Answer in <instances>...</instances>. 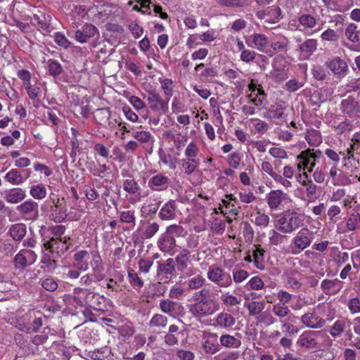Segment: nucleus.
<instances>
[{"instance_id":"nucleus-1","label":"nucleus","mask_w":360,"mask_h":360,"mask_svg":"<svg viewBox=\"0 0 360 360\" xmlns=\"http://www.w3.org/2000/svg\"><path fill=\"white\" fill-rule=\"evenodd\" d=\"M217 297L218 294H214L210 288H203L195 291L192 296L194 303L189 306V312L199 319L214 314L220 308Z\"/></svg>"},{"instance_id":"nucleus-2","label":"nucleus","mask_w":360,"mask_h":360,"mask_svg":"<svg viewBox=\"0 0 360 360\" xmlns=\"http://www.w3.org/2000/svg\"><path fill=\"white\" fill-rule=\"evenodd\" d=\"M217 297L218 294H214L210 288H203L195 291L192 296L194 303L189 306V312L199 319L214 314L220 308Z\"/></svg>"},{"instance_id":"nucleus-3","label":"nucleus","mask_w":360,"mask_h":360,"mask_svg":"<svg viewBox=\"0 0 360 360\" xmlns=\"http://www.w3.org/2000/svg\"><path fill=\"white\" fill-rule=\"evenodd\" d=\"M304 217L293 210L283 211L276 220L277 229L283 233H291L304 224Z\"/></svg>"},{"instance_id":"nucleus-4","label":"nucleus","mask_w":360,"mask_h":360,"mask_svg":"<svg viewBox=\"0 0 360 360\" xmlns=\"http://www.w3.org/2000/svg\"><path fill=\"white\" fill-rule=\"evenodd\" d=\"M75 292L85 295L86 306H89L94 310L104 311L106 306V298L103 295H101L89 289L79 287L75 288Z\"/></svg>"},{"instance_id":"nucleus-5","label":"nucleus","mask_w":360,"mask_h":360,"mask_svg":"<svg viewBox=\"0 0 360 360\" xmlns=\"http://www.w3.org/2000/svg\"><path fill=\"white\" fill-rule=\"evenodd\" d=\"M207 278L221 288H228L232 284L230 274L225 272L221 268L212 266L207 273Z\"/></svg>"},{"instance_id":"nucleus-6","label":"nucleus","mask_w":360,"mask_h":360,"mask_svg":"<svg viewBox=\"0 0 360 360\" xmlns=\"http://www.w3.org/2000/svg\"><path fill=\"white\" fill-rule=\"evenodd\" d=\"M37 255L34 251L29 249H22L14 257L13 264L16 270H24L37 260Z\"/></svg>"},{"instance_id":"nucleus-7","label":"nucleus","mask_w":360,"mask_h":360,"mask_svg":"<svg viewBox=\"0 0 360 360\" xmlns=\"http://www.w3.org/2000/svg\"><path fill=\"white\" fill-rule=\"evenodd\" d=\"M325 65L339 79L345 77L349 72L347 62L340 56L329 59Z\"/></svg>"},{"instance_id":"nucleus-8","label":"nucleus","mask_w":360,"mask_h":360,"mask_svg":"<svg viewBox=\"0 0 360 360\" xmlns=\"http://www.w3.org/2000/svg\"><path fill=\"white\" fill-rule=\"evenodd\" d=\"M17 212L27 220H34L39 214V205L32 199H28L16 207Z\"/></svg>"},{"instance_id":"nucleus-9","label":"nucleus","mask_w":360,"mask_h":360,"mask_svg":"<svg viewBox=\"0 0 360 360\" xmlns=\"http://www.w3.org/2000/svg\"><path fill=\"white\" fill-rule=\"evenodd\" d=\"M51 17L47 13L39 12L31 17V24L38 27L43 34H48L51 32L53 27L51 25Z\"/></svg>"},{"instance_id":"nucleus-10","label":"nucleus","mask_w":360,"mask_h":360,"mask_svg":"<svg viewBox=\"0 0 360 360\" xmlns=\"http://www.w3.org/2000/svg\"><path fill=\"white\" fill-rule=\"evenodd\" d=\"M147 101L150 108L155 112L165 114L169 110L168 101L163 100L155 90L148 91Z\"/></svg>"},{"instance_id":"nucleus-11","label":"nucleus","mask_w":360,"mask_h":360,"mask_svg":"<svg viewBox=\"0 0 360 360\" xmlns=\"http://www.w3.org/2000/svg\"><path fill=\"white\" fill-rule=\"evenodd\" d=\"M340 107L341 112L349 117L356 118L359 117L360 105L353 96H349L342 100Z\"/></svg>"},{"instance_id":"nucleus-12","label":"nucleus","mask_w":360,"mask_h":360,"mask_svg":"<svg viewBox=\"0 0 360 360\" xmlns=\"http://www.w3.org/2000/svg\"><path fill=\"white\" fill-rule=\"evenodd\" d=\"M321 331L308 330L303 332L299 337L297 344L301 347L314 349L318 347V338Z\"/></svg>"},{"instance_id":"nucleus-13","label":"nucleus","mask_w":360,"mask_h":360,"mask_svg":"<svg viewBox=\"0 0 360 360\" xmlns=\"http://www.w3.org/2000/svg\"><path fill=\"white\" fill-rule=\"evenodd\" d=\"M288 200V195L281 190L271 191L266 196V201L271 210L280 208L283 202Z\"/></svg>"},{"instance_id":"nucleus-14","label":"nucleus","mask_w":360,"mask_h":360,"mask_svg":"<svg viewBox=\"0 0 360 360\" xmlns=\"http://www.w3.org/2000/svg\"><path fill=\"white\" fill-rule=\"evenodd\" d=\"M255 15L259 20H265L266 22H276L281 19V10L277 6H273L265 9L256 11Z\"/></svg>"},{"instance_id":"nucleus-15","label":"nucleus","mask_w":360,"mask_h":360,"mask_svg":"<svg viewBox=\"0 0 360 360\" xmlns=\"http://www.w3.org/2000/svg\"><path fill=\"white\" fill-rule=\"evenodd\" d=\"M4 199L11 204H18L25 199L27 195L24 189L20 187H15L6 189L2 193Z\"/></svg>"},{"instance_id":"nucleus-16","label":"nucleus","mask_w":360,"mask_h":360,"mask_svg":"<svg viewBox=\"0 0 360 360\" xmlns=\"http://www.w3.org/2000/svg\"><path fill=\"white\" fill-rule=\"evenodd\" d=\"M311 233L307 229H301L292 239V243L300 251L304 250L311 243V238L309 236Z\"/></svg>"},{"instance_id":"nucleus-17","label":"nucleus","mask_w":360,"mask_h":360,"mask_svg":"<svg viewBox=\"0 0 360 360\" xmlns=\"http://www.w3.org/2000/svg\"><path fill=\"white\" fill-rule=\"evenodd\" d=\"M218 336L216 333H210L204 337L202 349L207 354H214L221 349L220 345L217 342Z\"/></svg>"},{"instance_id":"nucleus-18","label":"nucleus","mask_w":360,"mask_h":360,"mask_svg":"<svg viewBox=\"0 0 360 360\" xmlns=\"http://www.w3.org/2000/svg\"><path fill=\"white\" fill-rule=\"evenodd\" d=\"M160 308L164 313L172 316L179 315L184 309L180 302H174L168 299L160 300Z\"/></svg>"},{"instance_id":"nucleus-19","label":"nucleus","mask_w":360,"mask_h":360,"mask_svg":"<svg viewBox=\"0 0 360 360\" xmlns=\"http://www.w3.org/2000/svg\"><path fill=\"white\" fill-rule=\"evenodd\" d=\"M97 31L98 30L94 25L86 23L83 25L81 30L75 31V38L80 43H86L96 34Z\"/></svg>"},{"instance_id":"nucleus-20","label":"nucleus","mask_w":360,"mask_h":360,"mask_svg":"<svg viewBox=\"0 0 360 360\" xmlns=\"http://www.w3.org/2000/svg\"><path fill=\"white\" fill-rule=\"evenodd\" d=\"M170 183L167 176L161 173L153 176L148 181V187L153 191H162L166 189Z\"/></svg>"},{"instance_id":"nucleus-21","label":"nucleus","mask_w":360,"mask_h":360,"mask_svg":"<svg viewBox=\"0 0 360 360\" xmlns=\"http://www.w3.org/2000/svg\"><path fill=\"white\" fill-rule=\"evenodd\" d=\"M316 48L317 41L314 39H308L300 44L297 50L300 51V58L307 60L310 58Z\"/></svg>"},{"instance_id":"nucleus-22","label":"nucleus","mask_w":360,"mask_h":360,"mask_svg":"<svg viewBox=\"0 0 360 360\" xmlns=\"http://www.w3.org/2000/svg\"><path fill=\"white\" fill-rule=\"evenodd\" d=\"M301 322L311 328H321L326 324V320L314 313L304 314L301 317Z\"/></svg>"},{"instance_id":"nucleus-23","label":"nucleus","mask_w":360,"mask_h":360,"mask_svg":"<svg viewBox=\"0 0 360 360\" xmlns=\"http://www.w3.org/2000/svg\"><path fill=\"white\" fill-rule=\"evenodd\" d=\"M176 209L175 200H170L160 208L158 216L162 220L173 219L176 217Z\"/></svg>"},{"instance_id":"nucleus-24","label":"nucleus","mask_w":360,"mask_h":360,"mask_svg":"<svg viewBox=\"0 0 360 360\" xmlns=\"http://www.w3.org/2000/svg\"><path fill=\"white\" fill-rule=\"evenodd\" d=\"M158 246L162 252L168 253L175 248L176 240L165 232L158 239Z\"/></svg>"},{"instance_id":"nucleus-25","label":"nucleus","mask_w":360,"mask_h":360,"mask_svg":"<svg viewBox=\"0 0 360 360\" xmlns=\"http://www.w3.org/2000/svg\"><path fill=\"white\" fill-rule=\"evenodd\" d=\"M68 216L66 207H50L49 219L56 224L65 221Z\"/></svg>"},{"instance_id":"nucleus-26","label":"nucleus","mask_w":360,"mask_h":360,"mask_svg":"<svg viewBox=\"0 0 360 360\" xmlns=\"http://www.w3.org/2000/svg\"><path fill=\"white\" fill-rule=\"evenodd\" d=\"M123 189L128 193L134 195L138 197V199L141 198V188L137 181L134 179L132 176H129L128 179H126L123 181Z\"/></svg>"},{"instance_id":"nucleus-27","label":"nucleus","mask_w":360,"mask_h":360,"mask_svg":"<svg viewBox=\"0 0 360 360\" xmlns=\"http://www.w3.org/2000/svg\"><path fill=\"white\" fill-rule=\"evenodd\" d=\"M191 252L184 248L176 255L174 260V264L177 265L179 271H184L187 269L188 263L191 261Z\"/></svg>"},{"instance_id":"nucleus-28","label":"nucleus","mask_w":360,"mask_h":360,"mask_svg":"<svg viewBox=\"0 0 360 360\" xmlns=\"http://www.w3.org/2000/svg\"><path fill=\"white\" fill-rule=\"evenodd\" d=\"M8 233L14 240L21 241L27 233L26 225L21 223L13 224L8 230Z\"/></svg>"},{"instance_id":"nucleus-29","label":"nucleus","mask_w":360,"mask_h":360,"mask_svg":"<svg viewBox=\"0 0 360 360\" xmlns=\"http://www.w3.org/2000/svg\"><path fill=\"white\" fill-rule=\"evenodd\" d=\"M89 258V254L86 250H81L76 252L74 255L75 266L82 271H86L89 264L87 259Z\"/></svg>"},{"instance_id":"nucleus-30","label":"nucleus","mask_w":360,"mask_h":360,"mask_svg":"<svg viewBox=\"0 0 360 360\" xmlns=\"http://www.w3.org/2000/svg\"><path fill=\"white\" fill-rule=\"evenodd\" d=\"M40 268L44 272L53 273L57 267V262L55 259L51 258L50 254L45 253L42 255Z\"/></svg>"},{"instance_id":"nucleus-31","label":"nucleus","mask_w":360,"mask_h":360,"mask_svg":"<svg viewBox=\"0 0 360 360\" xmlns=\"http://www.w3.org/2000/svg\"><path fill=\"white\" fill-rule=\"evenodd\" d=\"M127 276L129 282L134 289L140 290L144 285V281L133 269H128Z\"/></svg>"},{"instance_id":"nucleus-32","label":"nucleus","mask_w":360,"mask_h":360,"mask_svg":"<svg viewBox=\"0 0 360 360\" xmlns=\"http://www.w3.org/2000/svg\"><path fill=\"white\" fill-rule=\"evenodd\" d=\"M217 323L221 328H230L236 323L235 318L226 312H221L218 314L217 319Z\"/></svg>"},{"instance_id":"nucleus-33","label":"nucleus","mask_w":360,"mask_h":360,"mask_svg":"<svg viewBox=\"0 0 360 360\" xmlns=\"http://www.w3.org/2000/svg\"><path fill=\"white\" fill-rule=\"evenodd\" d=\"M219 341L220 347L223 346L226 348H238L241 345L240 340L228 334L222 335L219 338Z\"/></svg>"},{"instance_id":"nucleus-34","label":"nucleus","mask_w":360,"mask_h":360,"mask_svg":"<svg viewBox=\"0 0 360 360\" xmlns=\"http://www.w3.org/2000/svg\"><path fill=\"white\" fill-rule=\"evenodd\" d=\"M64 300L66 302L75 306H86L85 295H82V293H76L75 292V289L73 290L72 295H64Z\"/></svg>"},{"instance_id":"nucleus-35","label":"nucleus","mask_w":360,"mask_h":360,"mask_svg":"<svg viewBox=\"0 0 360 360\" xmlns=\"http://www.w3.org/2000/svg\"><path fill=\"white\" fill-rule=\"evenodd\" d=\"M110 116V111L107 108H98L94 112V117L96 122L100 125H103L107 123Z\"/></svg>"},{"instance_id":"nucleus-36","label":"nucleus","mask_w":360,"mask_h":360,"mask_svg":"<svg viewBox=\"0 0 360 360\" xmlns=\"http://www.w3.org/2000/svg\"><path fill=\"white\" fill-rule=\"evenodd\" d=\"M305 139L310 146H316L322 142L321 132L314 129H310L307 131Z\"/></svg>"},{"instance_id":"nucleus-37","label":"nucleus","mask_w":360,"mask_h":360,"mask_svg":"<svg viewBox=\"0 0 360 360\" xmlns=\"http://www.w3.org/2000/svg\"><path fill=\"white\" fill-rule=\"evenodd\" d=\"M20 169H12L4 176V179L12 185L18 186L22 184Z\"/></svg>"},{"instance_id":"nucleus-38","label":"nucleus","mask_w":360,"mask_h":360,"mask_svg":"<svg viewBox=\"0 0 360 360\" xmlns=\"http://www.w3.org/2000/svg\"><path fill=\"white\" fill-rule=\"evenodd\" d=\"M175 272L174 260L172 258H168L164 263H158V273H162L165 275H173Z\"/></svg>"},{"instance_id":"nucleus-39","label":"nucleus","mask_w":360,"mask_h":360,"mask_svg":"<svg viewBox=\"0 0 360 360\" xmlns=\"http://www.w3.org/2000/svg\"><path fill=\"white\" fill-rule=\"evenodd\" d=\"M186 283L188 290H196L203 288L202 287L205 285L206 280L199 274L189 278Z\"/></svg>"},{"instance_id":"nucleus-40","label":"nucleus","mask_w":360,"mask_h":360,"mask_svg":"<svg viewBox=\"0 0 360 360\" xmlns=\"http://www.w3.org/2000/svg\"><path fill=\"white\" fill-rule=\"evenodd\" d=\"M46 188L42 184L32 186L30 187V194L36 200H41L46 196Z\"/></svg>"},{"instance_id":"nucleus-41","label":"nucleus","mask_w":360,"mask_h":360,"mask_svg":"<svg viewBox=\"0 0 360 360\" xmlns=\"http://www.w3.org/2000/svg\"><path fill=\"white\" fill-rule=\"evenodd\" d=\"M359 31L357 30V25L354 23H350L345 29V36L348 40L353 43L359 42L360 40Z\"/></svg>"},{"instance_id":"nucleus-42","label":"nucleus","mask_w":360,"mask_h":360,"mask_svg":"<svg viewBox=\"0 0 360 360\" xmlns=\"http://www.w3.org/2000/svg\"><path fill=\"white\" fill-rule=\"evenodd\" d=\"M245 307L249 311V315L255 316L260 314L264 309L265 304L262 302L252 301L250 302H245Z\"/></svg>"},{"instance_id":"nucleus-43","label":"nucleus","mask_w":360,"mask_h":360,"mask_svg":"<svg viewBox=\"0 0 360 360\" xmlns=\"http://www.w3.org/2000/svg\"><path fill=\"white\" fill-rule=\"evenodd\" d=\"M264 255L265 250L261 248L260 245L257 246L253 251L252 257L254 258L255 265L259 269H263L264 268Z\"/></svg>"},{"instance_id":"nucleus-44","label":"nucleus","mask_w":360,"mask_h":360,"mask_svg":"<svg viewBox=\"0 0 360 360\" xmlns=\"http://www.w3.org/2000/svg\"><path fill=\"white\" fill-rule=\"evenodd\" d=\"M168 319L165 316L160 314H155L153 316L149 321L148 326L150 328H165L167 324Z\"/></svg>"},{"instance_id":"nucleus-45","label":"nucleus","mask_w":360,"mask_h":360,"mask_svg":"<svg viewBox=\"0 0 360 360\" xmlns=\"http://www.w3.org/2000/svg\"><path fill=\"white\" fill-rule=\"evenodd\" d=\"M346 226L349 231L360 229V214L352 212L347 220Z\"/></svg>"},{"instance_id":"nucleus-46","label":"nucleus","mask_w":360,"mask_h":360,"mask_svg":"<svg viewBox=\"0 0 360 360\" xmlns=\"http://www.w3.org/2000/svg\"><path fill=\"white\" fill-rule=\"evenodd\" d=\"M47 65L49 73L52 77H57L60 75L63 71L60 63L56 60L49 59L47 61Z\"/></svg>"},{"instance_id":"nucleus-47","label":"nucleus","mask_w":360,"mask_h":360,"mask_svg":"<svg viewBox=\"0 0 360 360\" xmlns=\"http://www.w3.org/2000/svg\"><path fill=\"white\" fill-rule=\"evenodd\" d=\"M309 153L310 149L302 151L301 153L297 156V159L302 160V163L304 167H307L309 165H310L308 172H312V168L314 167L316 162L314 158L309 159Z\"/></svg>"},{"instance_id":"nucleus-48","label":"nucleus","mask_w":360,"mask_h":360,"mask_svg":"<svg viewBox=\"0 0 360 360\" xmlns=\"http://www.w3.org/2000/svg\"><path fill=\"white\" fill-rule=\"evenodd\" d=\"M110 354V349L108 347H103L89 352V356L94 360H102L108 357Z\"/></svg>"},{"instance_id":"nucleus-49","label":"nucleus","mask_w":360,"mask_h":360,"mask_svg":"<svg viewBox=\"0 0 360 360\" xmlns=\"http://www.w3.org/2000/svg\"><path fill=\"white\" fill-rule=\"evenodd\" d=\"M182 167L184 169V173L187 175L191 174L199 165V161L196 159H183Z\"/></svg>"},{"instance_id":"nucleus-50","label":"nucleus","mask_w":360,"mask_h":360,"mask_svg":"<svg viewBox=\"0 0 360 360\" xmlns=\"http://www.w3.org/2000/svg\"><path fill=\"white\" fill-rule=\"evenodd\" d=\"M50 331L49 328H46L44 330L39 333L32 337L30 342L34 345L38 347L45 343L49 338V332Z\"/></svg>"},{"instance_id":"nucleus-51","label":"nucleus","mask_w":360,"mask_h":360,"mask_svg":"<svg viewBox=\"0 0 360 360\" xmlns=\"http://www.w3.org/2000/svg\"><path fill=\"white\" fill-rule=\"evenodd\" d=\"M159 156L160 160L165 164L168 165L171 169H175L176 167V158L170 154H166L162 148L159 150Z\"/></svg>"},{"instance_id":"nucleus-52","label":"nucleus","mask_w":360,"mask_h":360,"mask_svg":"<svg viewBox=\"0 0 360 360\" xmlns=\"http://www.w3.org/2000/svg\"><path fill=\"white\" fill-rule=\"evenodd\" d=\"M120 221L122 223L131 224L134 226L136 222L135 212L134 210L122 211L119 213Z\"/></svg>"},{"instance_id":"nucleus-53","label":"nucleus","mask_w":360,"mask_h":360,"mask_svg":"<svg viewBox=\"0 0 360 360\" xmlns=\"http://www.w3.org/2000/svg\"><path fill=\"white\" fill-rule=\"evenodd\" d=\"M40 283L41 287L46 291L49 292L55 291L58 286L56 280L51 276H48L44 278H41Z\"/></svg>"},{"instance_id":"nucleus-54","label":"nucleus","mask_w":360,"mask_h":360,"mask_svg":"<svg viewBox=\"0 0 360 360\" xmlns=\"http://www.w3.org/2000/svg\"><path fill=\"white\" fill-rule=\"evenodd\" d=\"M252 42L256 49L259 51H263L264 47L267 44L268 39L264 34H254L252 35Z\"/></svg>"},{"instance_id":"nucleus-55","label":"nucleus","mask_w":360,"mask_h":360,"mask_svg":"<svg viewBox=\"0 0 360 360\" xmlns=\"http://www.w3.org/2000/svg\"><path fill=\"white\" fill-rule=\"evenodd\" d=\"M159 82L161 84V88L163 90L165 94L168 96V101L169 98L173 95V81L171 79H163L162 77L159 78Z\"/></svg>"},{"instance_id":"nucleus-56","label":"nucleus","mask_w":360,"mask_h":360,"mask_svg":"<svg viewBox=\"0 0 360 360\" xmlns=\"http://www.w3.org/2000/svg\"><path fill=\"white\" fill-rule=\"evenodd\" d=\"M273 313L280 319L287 316L290 311L286 304L277 303L273 306Z\"/></svg>"},{"instance_id":"nucleus-57","label":"nucleus","mask_w":360,"mask_h":360,"mask_svg":"<svg viewBox=\"0 0 360 360\" xmlns=\"http://www.w3.org/2000/svg\"><path fill=\"white\" fill-rule=\"evenodd\" d=\"M353 128V123L348 119H345L344 121L341 122L336 127H335V131L338 134H342L345 132L352 131Z\"/></svg>"},{"instance_id":"nucleus-58","label":"nucleus","mask_w":360,"mask_h":360,"mask_svg":"<svg viewBox=\"0 0 360 360\" xmlns=\"http://www.w3.org/2000/svg\"><path fill=\"white\" fill-rule=\"evenodd\" d=\"M299 22L305 28H313L316 23V19L310 14H302L299 18Z\"/></svg>"},{"instance_id":"nucleus-59","label":"nucleus","mask_w":360,"mask_h":360,"mask_svg":"<svg viewBox=\"0 0 360 360\" xmlns=\"http://www.w3.org/2000/svg\"><path fill=\"white\" fill-rule=\"evenodd\" d=\"M165 233L174 238L181 237L184 236V229L181 225L172 224L167 227Z\"/></svg>"},{"instance_id":"nucleus-60","label":"nucleus","mask_w":360,"mask_h":360,"mask_svg":"<svg viewBox=\"0 0 360 360\" xmlns=\"http://www.w3.org/2000/svg\"><path fill=\"white\" fill-rule=\"evenodd\" d=\"M263 281L258 276L252 277L246 284L245 288L248 290H261L264 288Z\"/></svg>"},{"instance_id":"nucleus-61","label":"nucleus","mask_w":360,"mask_h":360,"mask_svg":"<svg viewBox=\"0 0 360 360\" xmlns=\"http://www.w3.org/2000/svg\"><path fill=\"white\" fill-rule=\"evenodd\" d=\"M345 321L342 320H338L332 326L330 333L333 338L338 337L345 330Z\"/></svg>"},{"instance_id":"nucleus-62","label":"nucleus","mask_w":360,"mask_h":360,"mask_svg":"<svg viewBox=\"0 0 360 360\" xmlns=\"http://www.w3.org/2000/svg\"><path fill=\"white\" fill-rule=\"evenodd\" d=\"M91 267L93 271H96V270L101 271H104L102 259L98 252L93 254Z\"/></svg>"},{"instance_id":"nucleus-63","label":"nucleus","mask_w":360,"mask_h":360,"mask_svg":"<svg viewBox=\"0 0 360 360\" xmlns=\"http://www.w3.org/2000/svg\"><path fill=\"white\" fill-rule=\"evenodd\" d=\"M54 41L58 46L64 49H68L71 44L65 36L60 32L55 33Z\"/></svg>"},{"instance_id":"nucleus-64","label":"nucleus","mask_w":360,"mask_h":360,"mask_svg":"<svg viewBox=\"0 0 360 360\" xmlns=\"http://www.w3.org/2000/svg\"><path fill=\"white\" fill-rule=\"evenodd\" d=\"M347 306L352 314L360 313V299L359 297L350 299Z\"/></svg>"}]
</instances>
